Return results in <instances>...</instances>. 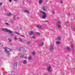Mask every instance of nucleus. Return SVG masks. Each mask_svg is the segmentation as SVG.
I'll return each mask as SVG.
<instances>
[{
	"mask_svg": "<svg viewBox=\"0 0 75 75\" xmlns=\"http://www.w3.org/2000/svg\"><path fill=\"white\" fill-rule=\"evenodd\" d=\"M1 30L2 31H4L5 32H8L9 33L11 34V35L12 36L13 35V32H12L11 30H8L7 29L2 28Z\"/></svg>",
	"mask_w": 75,
	"mask_h": 75,
	"instance_id": "nucleus-1",
	"label": "nucleus"
},
{
	"mask_svg": "<svg viewBox=\"0 0 75 75\" xmlns=\"http://www.w3.org/2000/svg\"><path fill=\"white\" fill-rule=\"evenodd\" d=\"M4 49L5 50V52H6V54H7L8 55H10V52H9V51H10V49L7 47H4Z\"/></svg>",
	"mask_w": 75,
	"mask_h": 75,
	"instance_id": "nucleus-2",
	"label": "nucleus"
},
{
	"mask_svg": "<svg viewBox=\"0 0 75 75\" xmlns=\"http://www.w3.org/2000/svg\"><path fill=\"white\" fill-rule=\"evenodd\" d=\"M40 12L41 13H42L43 15L42 17V18H45L47 17V14L44 12H43L42 11H40Z\"/></svg>",
	"mask_w": 75,
	"mask_h": 75,
	"instance_id": "nucleus-3",
	"label": "nucleus"
},
{
	"mask_svg": "<svg viewBox=\"0 0 75 75\" xmlns=\"http://www.w3.org/2000/svg\"><path fill=\"white\" fill-rule=\"evenodd\" d=\"M49 50L51 51L54 50V45L53 44H51L50 46H49Z\"/></svg>",
	"mask_w": 75,
	"mask_h": 75,
	"instance_id": "nucleus-4",
	"label": "nucleus"
},
{
	"mask_svg": "<svg viewBox=\"0 0 75 75\" xmlns=\"http://www.w3.org/2000/svg\"><path fill=\"white\" fill-rule=\"evenodd\" d=\"M52 68L50 66H49L47 68V71L48 72H52Z\"/></svg>",
	"mask_w": 75,
	"mask_h": 75,
	"instance_id": "nucleus-5",
	"label": "nucleus"
},
{
	"mask_svg": "<svg viewBox=\"0 0 75 75\" xmlns=\"http://www.w3.org/2000/svg\"><path fill=\"white\" fill-rule=\"evenodd\" d=\"M56 25L58 28H61V23L60 22H58L56 24Z\"/></svg>",
	"mask_w": 75,
	"mask_h": 75,
	"instance_id": "nucleus-6",
	"label": "nucleus"
},
{
	"mask_svg": "<svg viewBox=\"0 0 75 75\" xmlns=\"http://www.w3.org/2000/svg\"><path fill=\"white\" fill-rule=\"evenodd\" d=\"M17 63L16 62H15L13 65V67L15 69H17Z\"/></svg>",
	"mask_w": 75,
	"mask_h": 75,
	"instance_id": "nucleus-7",
	"label": "nucleus"
},
{
	"mask_svg": "<svg viewBox=\"0 0 75 75\" xmlns=\"http://www.w3.org/2000/svg\"><path fill=\"white\" fill-rule=\"evenodd\" d=\"M12 14L11 13H8L7 14V16H12Z\"/></svg>",
	"mask_w": 75,
	"mask_h": 75,
	"instance_id": "nucleus-8",
	"label": "nucleus"
},
{
	"mask_svg": "<svg viewBox=\"0 0 75 75\" xmlns=\"http://www.w3.org/2000/svg\"><path fill=\"white\" fill-rule=\"evenodd\" d=\"M42 3V0H39V3L40 4H41Z\"/></svg>",
	"mask_w": 75,
	"mask_h": 75,
	"instance_id": "nucleus-9",
	"label": "nucleus"
},
{
	"mask_svg": "<svg viewBox=\"0 0 75 75\" xmlns=\"http://www.w3.org/2000/svg\"><path fill=\"white\" fill-rule=\"evenodd\" d=\"M24 12H25V13H28V14H29L30 13L29 11H28L27 10H25L24 11Z\"/></svg>",
	"mask_w": 75,
	"mask_h": 75,
	"instance_id": "nucleus-10",
	"label": "nucleus"
},
{
	"mask_svg": "<svg viewBox=\"0 0 75 75\" xmlns=\"http://www.w3.org/2000/svg\"><path fill=\"white\" fill-rule=\"evenodd\" d=\"M37 27L39 28H41V25H37Z\"/></svg>",
	"mask_w": 75,
	"mask_h": 75,
	"instance_id": "nucleus-11",
	"label": "nucleus"
},
{
	"mask_svg": "<svg viewBox=\"0 0 75 75\" xmlns=\"http://www.w3.org/2000/svg\"><path fill=\"white\" fill-rule=\"evenodd\" d=\"M29 34L30 35H33V32L32 31H30L29 32Z\"/></svg>",
	"mask_w": 75,
	"mask_h": 75,
	"instance_id": "nucleus-12",
	"label": "nucleus"
},
{
	"mask_svg": "<svg viewBox=\"0 0 75 75\" xmlns=\"http://www.w3.org/2000/svg\"><path fill=\"white\" fill-rule=\"evenodd\" d=\"M23 64H27V61L25 60H24L23 62Z\"/></svg>",
	"mask_w": 75,
	"mask_h": 75,
	"instance_id": "nucleus-13",
	"label": "nucleus"
},
{
	"mask_svg": "<svg viewBox=\"0 0 75 75\" xmlns=\"http://www.w3.org/2000/svg\"><path fill=\"white\" fill-rule=\"evenodd\" d=\"M57 44V45H59V44H60V42L58 41H57L56 42Z\"/></svg>",
	"mask_w": 75,
	"mask_h": 75,
	"instance_id": "nucleus-14",
	"label": "nucleus"
},
{
	"mask_svg": "<svg viewBox=\"0 0 75 75\" xmlns=\"http://www.w3.org/2000/svg\"><path fill=\"white\" fill-rule=\"evenodd\" d=\"M44 45V43H40L39 45H40V46H42V45Z\"/></svg>",
	"mask_w": 75,
	"mask_h": 75,
	"instance_id": "nucleus-15",
	"label": "nucleus"
},
{
	"mask_svg": "<svg viewBox=\"0 0 75 75\" xmlns=\"http://www.w3.org/2000/svg\"><path fill=\"white\" fill-rule=\"evenodd\" d=\"M20 57L21 58H24V56L23 55H21Z\"/></svg>",
	"mask_w": 75,
	"mask_h": 75,
	"instance_id": "nucleus-16",
	"label": "nucleus"
},
{
	"mask_svg": "<svg viewBox=\"0 0 75 75\" xmlns=\"http://www.w3.org/2000/svg\"><path fill=\"white\" fill-rule=\"evenodd\" d=\"M57 40H59V41L61 40V38L60 37H58V38H57Z\"/></svg>",
	"mask_w": 75,
	"mask_h": 75,
	"instance_id": "nucleus-17",
	"label": "nucleus"
},
{
	"mask_svg": "<svg viewBox=\"0 0 75 75\" xmlns=\"http://www.w3.org/2000/svg\"><path fill=\"white\" fill-rule=\"evenodd\" d=\"M65 25H69L68 24V22H67L65 23Z\"/></svg>",
	"mask_w": 75,
	"mask_h": 75,
	"instance_id": "nucleus-18",
	"label": "nucleus"
},
{
	"mask_svg": "<svg viewBox=\"0 0 75 75\" xmlns=\"http://www.w3.org/2000/svg\"><path fill=\"white\" fill-rule=\"evenodd\" d=\"M32 54H33V55H35V53L34 52H32Z\"/></svg>",
	"mask_w": 75,
	"mask_h": 75,
	"instance_id": "nucleus-19",
	"label": "nucleus"
},
{
	"mask_svg": "<svg viewBox=\"0 0 75 75\" xmlns=\"http://www.w3.org/2000/svg\"><path fill=\"white\" fill-rule=\"evenodd\" d=\"M43 11H46L47 9H45V8H43Z\"/></svg>",
	"mask_w": 75,
	"mask_h": 75,
	"instance_id": "nucleus-20",
	"label": "nucleus"
},
{
	"mask_svg": "<svg viewBox=\"0 0 75 75\" xmlns=\"http://www.w3.org/2000/svg\"><path fill=\"white\" fill-rule=\"evenodd\" d=\"M10 22L11 23H13V21L11 19L10 20Z\"/></svg>",
	"mask_w": 75,
	"mask_h": 75,
	"instance_id": "nucleus-21",
	"label": "nucleus"
},
{
	"mask_svg": "<svg viewBox=\"0 0 75 75\" xmlns=\"http://www.w3.org/2000/svg\"><path fill=\"white\" fill-rule=\"evenodd\" d=\"M28 58L29 59H30V60H31V59L32 58H31V57H28Z\"/></svg>",
	"mask_w": 75,
	"mask_h": 75,
	"instance_id": "nucleus-22",
	"label": "nucleus"
},
{
	"mask_svg": "<svg viewBox=\"0 0 75 75\" xmlns=\"http://www.w3.org/2000/svg\"><path fill=\"white\" fill-rule=\"evenodd\" d=\"M67 50L68 51H70V48H69V47H67Z\"/></svg>",
	"mask_w": 75,
	"mask_h": 75,
	"instance_id": "nucleus-23",
	"label": "nucleus"
},
{
	"mask_svg": "<svg viewBox=\"0 0 75 75\" xmlns=\"http://www.w3.org/2000/svg\"><path fill=\"white\" fill-rule=\"evenodd\" d=\"M36 34H38V35H40V34L39 32H37L36 33Z\"/></svg>",
	"mask_w": 75,
	"mask_h": 75,
	"instance_id": "nucleus-24",
	"label": "nucleus"
},
{
	"mask_svg": "<svg viewBox=\"0 0 75 75\" xmlns=\"http://www.w3.org/2000/svg\"><path fill=\"white\" fill-rule=\"evenodd\" d=\"M19 40H20V41H21V42H23V40H21L20 39H19Z\"/></svg>",
	"mask_w": 75,
	"mask_h": 75,
	"instance_id": "nucleus-25",
	"label": "nucleus"
},
{
	"mask_svg": "<svg viewBox=\"0 0 75 75\" xmlns=\"http://www.w3.org/2000/svg\"><path fill=\"white\" fill-rule=\"evenodd\" d=\"M6 25H8V23H5Z\"/></svg>",
	"mask_w": 75,
	"mask_h": 75,
	"instance_id": "nucleus-26",
	"label": "nucleus"
},
{
	"mask_svg": "<svg viewBox=\"0 0 75 75\" xmlns=\"http://www.w3.org/2000/svg\"><path fill=\"white\" fill-rule=\"evenodd\" d=\"M8 40L9 41H11V39L10 38L8 39Z\"/></svg>",
	"mask_w": 75,
	"mask_h": 75,
	"instance_id": "nucleus-27",
	"label": "nucleus"
},
{
	"mask_svg": "<svg viewBox=\"0 0 75 75\" xmlns=\"http://www.w3.org/2000/svg\"><path fill=\"white\" fill-rule=\"evenodd\" d=\"M62 1H63L62 0H61L60 1V3L62 4Z\"/></svg>",
	"mask_w": 75,
	"mask_h": 75,
	"instance_id": "nucleus-28",
	"label": "nucleus"
},
{
	"mask_svg": "<svg viewBox=\"0 0 75 75\" xmlns=\"http://www.w3.org/2000/svg\"><path fill=\"white\" fill-rule=\"evenodd\" d=\"M72 30H73V31H75V28H73Z\"/></svg>",
	"mask_w": 75,
	"mask_h": 75,
	"instance_id": "nucleus-29",
	"label": "nucleus"
},
{
	"mask_svg": "<svg viewBox=\"0 0 75 75\" xmlns=\"http://www.w3.org/2000/svg\"><path fill=\"white\" fill-rule=\"evenodd\" d=\"M16 34H18V35H20V34H19V33H17V32H16Z\"/></svg>",
	"mask_w": 75,
	"mask_h": 75,
	"instance_id": "nucleus-30",
	"label": "nucleus"
},
{
	"mask_svg": "<svg viewBox=\"0 0 75 75\" xmlns=\"http://www.w3.org/2000/svg\"><path fill=\"white\" fill-rule=\"evenodd\" d=\"M23 52H26V50H23Z\"/></svg>",
	"mask_w": 75,
	"mask_h": 75,
	"instance_id": "nucleus-31",
	"label": "nucleus"
},
{
	"mask_svg": "<svg viewBox=\"0 0 75 75\" xmlns=\"http://www.w3.org/2000/svg\"><path fill=\"white\" fill-rule=\"evenodd\" d=\"M31 38H33L34 39H35V37L34 36H33L31 37Z\"/></svg>",
	"mask_w": 75,
	"mask_h": 75,
	"instance_id": "nucleus-32",
	"label": "nucleus"
},
{
	"mask_svg": "<svg viewBox=\"0 0 75 75\" xmlns=\"http://www.w3.org/2000/svg\"><path fill=\"white\" fill-rule=\"evenodd\" d=\"M15 40H17V39L16 38H15Z\"/></svg>",
	"mask_w": 75,
	"mask_h": 75,
	"instance_id": "nucleus-33",
	"label": "nucleus"
},
{
	"mask_svg": "<svg viewBox=\"0 0 75 75\" xmlns=\"http://www.w3.org/2000/svg\"><path fill=\"white\" fill-rule=\"evenodd\" d=\"M27 43H28V44H30V42H28Z\"/></svg>",
	"mask_w": 75,
	"mask_h": 75,
	"instance_id": "nucleus-34",
	"label": "nucleus"
},
{
	"mask_svg": "<svg viewBox=\"0 0 75 75\" xmlns=\"http://www.w3.org/2000/svg\"><path fill=\"white\" fill-rule=\"evenodd\" d=\"M2 4H3V3H2L1 2L0 3V5H2Z\"/></svg>",
	"mask_w": 75,
	"mask_h": 75,
	"instance_id": "nucleus-35",
	"label": "nucleus"
},
{
	"mask_svg": "<svg viewBox=\"0 0 75 75\" xmlns=\"http://www.w3.org/2000/svg\"><path fill=\"white\" fill-rule=\"evenodd\" d=\"M24 58H25V59H27V57H24Z\"/></svg>",
	"mask_w": 75,
	"mask_h": 75,
	"instance_id": "nucleus-36",
	"label": "nucleus"
},
{
	"mask_svg": "<svg viewBox=\"0 0 75 75\" xmlns=\"http://www.w3.org/2000/svg\"><path fill=\"white\" fill-rule=\"evenodd\" d=\"M9 1H10V2H11V0H8Z\"/></svg>",
	"mask_w": 75,
	"mask_h": 75,
	"instance_id": "nucleus-37",
	"label": "nucleus"
},
{
	"mask_svg": "<svg viewBox=\"0 0 75 75\" xmlns=\"http://www.w3.org/2000/svg\"><path fill=\"white\" fill-rule=\"evenodd\" d=\"M14 1H18V0H14Z\"/></svg>",
	"mask_w": 75,
	"mask_h": 75,
	"instance_id": "nucleus-38",
	"label": "nucleus"
},
{
	"mask_svg": "<svg viewBox=\"0 0 75 75\" xmlns=\"http://www.w3.org/2000/svg\"><path fill=\"white\" fill-rule=\"evenodd\" d=\"M46 23H48V21H46Z\"/></svg>",
	"mask_w": 75,
	"mask_h": 75,
	"instance_id": "nucleus-39",
	"label": "nucleus"
},
{
	"mask_svg": "<svg viewBox=\"0 0 75 75\" xmlns=\"http://www.w3.org/2000/svg\"><path fill=\"white\" fill-rule=\"evenodd\" d=\"M21 37H24V36L21 35Z\"/></svg>",
	"mask_w": 75,
	"mask_h": 75,
	"instance_id": "nucleus-40",
	"label": "nucleus"
},
{
	"mask_svg": "<svg viewBox=\"0 0 75 75\" xmlns=\"http://www.w3.org/2000/svg\"><path fill=\"white\" fill-rule=\"evenodd\" d=\"M53 13H55V12H54V11H53Z\"/></svg>",
	"mask_w": 75,
	"mask_h": 75,
	"instance_id": "nucleus-41",
	"label": "nucleus"
},
{
	"mask_svg": "<svg viewBox=\"0 0 75 75\" xmlns=\"http://www.w3.org/2000/svg\"><path fill=\"white\" fill-rule=\"evenodd\" d=\"M71 48H72V45H71Z\"/></svg>",
	"mask_w": 75,
	"mask_h": 75,
	"instance_id": "nucleus-42",
	"label": "nucleus"
},
{
	"mask_svg": "<svg viewBox=\"0 0 75 75\" xmlns=\"http://www.w3.org/2000/svg\"><path fill=\"white\" fill-rule=\"evenodd\" d=\"M46 1L47 2V1H47V0Z\"/></svg>",
	"mask_w": 75,
	"mask_h": 75,
	"instance_id": "nucleus-43",
	"label": "nucleus"
},
{
	"mask_svg": "<svg viewBox=\"0 0 75 75\" xmlns=\"http://www.w3.org/2000/svg\"><path fill=\"white\" fill-rule=\"evenodd\" d=\"M69 16H70V14H69Z\"/></svg>",
	"mask_w": 75,
	"mask_h": 75,
	"instance_id": "nucleus-44",
	"label": "nucleus"
}]
</instances>
